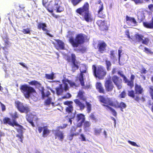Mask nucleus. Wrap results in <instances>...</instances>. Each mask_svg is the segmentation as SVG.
I'll list each match as a JSON object with an SVG mask.
<instances>
[{"label":"nucleus","instance_id":"1","mask_svg":"<svg viewBox=\"0 0 153 153\" xmlns=\"http://www.w3.org/2000/svg\"><path fill=\"white\" fill-rule=\"evenodd\" d=\"M74 31H69L66 36L67 38H69V42L73 47H77L79 45L85 42L86 36L82 33H79L77 34L74 39Z\"/></svg>","mask_w":153,"mask_h":153},{"label":"nucleus","instance_id":"2","mask_svg":"<svg viewBox=\"0 0 153 153\" xmlns=\"http://www.w3.org/2000/svg\"><path fill=\"white\" fill-rule=\"evenodd\" d=\"M89 5L87 2L84 3L82 7L77 9L76 12L80 15L83 16L84 20L87 22H91L93 18L89 11Z\"/></svg>","mask_w":153,"mask_h":153},{"label":"nucleus","instance_id":"3","mask_svg":"<svg viewBox=\"0 0 153 153\" xmlns=\"http://www.w3.org/2000/svg\"><path fill=\"white\" fill-rule=\"evenodd\" d=\"M144 90L141 85L140 84L135 83L134 86V91L131 90L128 91V96L133 98L135 101L139 102L140 98L139 94H142Z\"/></svg>","mask_w":153,"mask_h":153},{"label":"nucleus","instance_id":"4","mask_svg":"<svg viewBox=\"0 0 153 153\" xmlns=\"http://www.w3.org/2000/svg\"><path fill=\"white\" fill-rule=\"evenodd\" d=\"M92 69L94 76L99 79H104L107 74V72L105 68L102 65L97 66L95 65H93Z\"/></svg>","mask_w":153,"mask_h":153},{"label":"nucleus","instance_id":"5","mask_svg":"<svg viewBox=\"0 0 153 153\" xmlns=\"http://www.w3.org/2000/svg\"><path fill=\"white\" fill-rule=\"evenodd\" d=\"M20 89L21 92L26 99H29L31 94L36 93V91L34 88L27 84L22 85Z\"/></svg>","mask_w":153,"mask_h":153},{"label":"nucleus","instance_id":"6","mask_svg":"<svg viewBox=\"0 0 153 153\" xmlns=\"http://www.w3.org/2000/svg\"><path fill=\"white\" fill-rule=\"evenodd\" d=\"M76 58L75 55L74 53H72L71 54V56H67L66 59V60L68 62H71V71L73 72H74L79 68V63L76 60Z\"/></svg>","mask_w":153,"mask_h":153},{"label":"nucleus","instance_id":"7","mask_svg":"<svg viewBox=\"0 0 153 153\" xmlns=\"http://www.w3.org/2000/svg\"><path fill=\"white\" fill-rule=\"evenodd\" d=\"M103 100L102 101L103 102H105L106 100V102L108 103L109 105L112 106H113L116 108H120L122 111H123V109L125 108L126 107V104L124 102H121L120 104L117 100H116L114 102H113L111 98H108L105 99L103 98Z\"/></svg>","mask_w":153,"mask_h":153},{"label":"nucleus","instance_id":"8","mask_svg":"<svg viewBox=\"0 0 153 153\" xmlns=\"http://www.w3.org/2000/svg\"><path fill=\"white\" fill-rule=\"evenodd\" d=\"M67 126V124H63L62 126H60L57 127V128L58 129L55 130L54 132L53 133L55 139H58L61 142L63 141L65 136L63 132L59 130V129H63L66 128Z\"/></svg>","mask_w":153,"mask_h":153},{"label":"nucleus","instance_id":"9","mask_svg":"<svg viewBox=\"0 0 153 153\" xmlns=\"http://www.w3.org/2000/svg\"><path fill=\"white\" fill-rule=\"evenodd\" d=\"M97 97L99 101L100 102L103 104L102 105L105 107L106 109L107 110H110L112 112L113 115L114 117H116L117 116V113L115 110L111 107L110 106H111L109 105L108 103L107 102L106 100L105 101V102H103L102 101V100H103V98H104L105 99L110 98L109 97L106 98L103 95H100L98 96Z\"/></svg>","mask_w":153,"mask_h":153},{"label":"nucleus","instance_id":"10","mask_svg":"<svg viewBox=\"0 0 153 153\" xmlns=\"http://www.w3.org/2000/svg\"><path fill=\"white\" fill-rule=\"evenodd\" d=\"M9 114L12 118V121L9 117H5L3 120V121L4 124H7L9 126H11V124H13L14 123L17 122L16 119L19 118V115L16 111H15L14 113H10Z\"/></svg>","mask_w":153,"mask_h":153},{"label":"nucleus","instance_id":"11","mask_svg":"<svg viewBox=\"0 0 153 153\" xmlns=\"http://www.w3.org/2000/svg\"><path fill=\"white\" fill-rule=\"evenodd\" d=\"M85 94V93L83 91H79L78 93L77 96L81 100L85 101L86 104L87 112L88 113H89L91 111V105L89 102H88L86 101L87 98L84 95Z\"/></svg>","mask_w":153,"mask_h":153},{"label":"nucleus","instance_id":"12","mask_svg":"<svg viewBox=\"0 0 153 153\" xmlns=\"http://www.w3.org/2000/svg\"><path fill=\"white\" fill-rule=\"evenodd\" d=\"M15 104L16 108L21 113L27 114L30 111L28 107L25 106L22 103L19 101H16Z\"/></svg>","mask_w":153,"mask_h":153},{"label":"nucleus","instance_id":"13","mask_svg":"<svg viewBox=\"0 0 153 153\" xmlns=\"http://www.w3.org/2000/svg\"><path fill=\"white\" fill-rule=\"evenodd\" d=\"M136 40L138 42H141L143 44L147 45L149 42V39L148 38L143 39V36L142 35L137 33L134 35Z\"/></svg>","mask_w":153,"mask_h":153},{"label":"nucleus","instance_id":"14","mask_svg":"<svg viewBox=\"0 0 153 153\" xmlns=\"http://www.w3.org/2000/svg\"><path fill=\"white\" fill-rule=\"evenodd\" d=\"M112 80L118 90L121 89L122 87V79L117 76L114 75L112 76Z\"/></svg>","mask_w":153,"mask_h":153},{"label":"nucleus","instance_id":"15","mask_svg":"<svg viewBox=\"0 0 153 153\" xmlns=\"http://www.w3.org/2000/svg\"><path fill=\"white\" fill-rule=\"evenodd\" d=\"M148 8L151 11L153 10V4H151L148 5ZM143 26L148 29H153V17L152 18L150 22H144L143 23Z\"/></svg>","mask_w":153,"mask_h":153},{"label":"nucleus","instance_id":"16","mask_svg":"<svg viewBox=\"0 0 153 153\" xmlns=\"http://www.w3.org/2000/svg\"><path fill=\"white\" fill-rule=\"evenodd\" d=\"M2 39L4 41L5 44L4 46L1 47L2 49L4 51V58H2V59L4 60L5 59L7 60V55L8 54V52L6 51V50L7 49V48L9 47L8 46L9 44V42L8 41L9 39L7 36H6L4 38L3 37Z\"/></svg>","mask_w":153,"mask_h":153},{"label":"nucleus","instance_id":"17","mask_svg":"<svg viewBox=\"0 0 153 153\" xmlns=\"http://www.w3.org/2000/svg\"><path fill=\"white\" fill-rule=\"evenodd\" d=\"M104 85L107 92L112 91L114 88L112 81L110 79H106L105 81Z\"/></svg>","mask_w":153,"mask_h":153},{"label":"nucleus","instance_id":"18","mask_svg":"<svg viewBox=\"0 0 153 153\" xmlns=\"http://www.w3.org/2000/svg\"><path fill=\"white\" fill-rule=\"evenodd\" d=\"M76 117V120L77 122V127H80L82 126V123L85 121V116L82 114H77Z\"/></svg>","mask_w":153,"mask_h":153},{"label":"nucleus","instance_id":"19","mask_svg":"<svg viewBox=\"0 0 153 153\" xmlns=\"http://www.w3.org/2000/svg\"><path fill=\"white\" fill-rule=\"evenodd\" d=\"M38 130L39 133H41L43 131L42 135V137H47L50 132V130L46 126H44L43 127L39 126L38 128Z\"/></svg>","mask_w":153,"mask_h":153},{"label":"nucleus","instance_id":"20","mask_svg":"<svg viewBox=\"0 0 153 153\" xmlns=\"http://www.w3.org/2000/svg\"><path fill=\"white\" fill-rule=\"evenodd\" d=\"M37 28L40 30L42 29V30L46 32V33L50 37H52L53 36L50 34V31L47 29V25L46 23H45L39 22L38 23L37 25Z\"/></svg>","mask_w":153,"mask_h":153},{"label":"nucleus","instance_id":"21","mask_svg":"<svg viewBox=\"0 0 153 153\" xmlns=\"http://www.w3.org/2000/svg\"><path fill=\"white\" fill-rule=\"evenodd\" d=\"M54 40L56 43H53L55 48L57 50H63L65 48V44L64 42L59 39H55Z\"/></svg>","mask_w":153,"mask_h":153},{"label":"nucleus","instance_id":"22","mask_svg":"<svg viewBox=\"0 0 153 153\" xmlns=\"http://www.w3.org/2000/svg\"><path fill=\"white\" fill-rule=\"evenodd\" d=\"M97 24L101 30L104 31L108 30V27L106 25L105 21L98 20L97 21Z\"/></svg>","mask_w":153,"mask_h":153},{"label":"nucleus","instance_id":"23","mask_svg":"<svg viewBox=\"0 0 153 153\" xmlns=\"http://www.w3.org/2000/svg\"><path fill=\"white\" fill-rule=\"evenodd\" d=\"M107 44L104 41L98 43L97 47L99 52L101 53H104L106 50Z\"/></svg>","mask_w":153,"mask_h":153},{"label":"nucleus","instance_id":"24","mask_svg":"<svg viewBox=\"0 0 153 153\" xmlns=\"http://www.w3.org/2000/svg\"><path fill=\"white\" fill-rule=\"evenodd\" d=\"M41 94V97L42 99H44L49 97L51 94L50 91L48 90H45L43 87L41 88L40 90Z\"/></svg>","mask_w":153,"mask_h":153},{"label":"nucleus","instance_id":"25","mask_svg":"<svg viewBox=\"0 0 153 153\" xmlns=\"http://www.w3.org/2000/svg\"><path fill=\"white\" fill-rule=\"evenodd\" d=\"M126 21L127 24L130 22L134 24V26L137 25V23L134 18L128 16L127 15L126 16Z\"/></svg>","mask_w":153,"mask_h":153},{"label":"nucleus","instance_id":"26","mask_svg":"<svg viewBox=\"0 0 153 153\" xmlns=\"http://www.w3.org/2000/svg\"><path fill=\"white\" fill-rule=\"evenodd\" d=\"M101 3L100 6L99 7V9L98 11V17L102 18H105V15L103 14L102 12V10L103 9V4L101 3L100 0L99 1V4Z\"/></svg>","mask_w":153,"mask_h":153},{"label":"nucleus","instance_id":"27","mask_svg":"<svg viewBox=\"0 0 153 153\" xmlns=\"http://www.w3.org/2000/svg\"><path fill=\"white\" fill-rule=\"evenodd\" d=\"M35 116L33 115L32 114H27L26 116V119L27 121L30 123L33 127H35V125L34 124L33 121Z\"/></svg>","mask_w":153,"mask_h":153},{"label":"nucleus","instance_id":"28","mask_svg":"<svg viewBox=\"0 0 153 153\" xmlns=\"http://www.w3.org/2000/svg\"><path fill=\"white\" fill-rule=\"evenodd\" d=\"M74 101L77 106L79 107L80 110H82L85 108V104L81 102L79 99H75L74 100Z\"/></svg>","mask_w":153,"mask_h":153},{"label":"nucleus","instance_id":"29","mask_svg":"<svg viewBox=\"0 0 153 153\" xmlns=\"http://www.w3.org/2000/svg\"><path fill=\"white\" fill-rule=\"evenodd\" d=\"M11 126L12 127H14V126H17L19 127V128H18L16 129L17 132L19 133V134H23V127L19 125L18 123L17 122H14L13 124H11Z\"/></svg>","mask_w":153,"mask_h":153},{"label":"nucleus","instance_id":"30","mask_svg":"<svg viewBox=\"0 0 153 153\" xmlns=\"http://www.w3.org/2000/svg\"><path fill=\"white\" fill-rule=\"evenodd\" d=\"M86 72V70H84L82 71H80V73L79 77V80L80 82L81 85L83 86H85V82L84 80L83 73H85Z\"/></svg>","mask_w":153,"mask_h":153},{"label":"nucleus","instance_id":"31","mask_svg":"<svg viewBox=\"0 0 153 153\" xmlns=\"http://www.w3.org/2000/svg\"><path fill=\"white\" fill-rule=\"evenodd\" d=\"M56 94L57 95L59 96L62 95L63 92V89L62 88V84H60L59 86L55 88Z\"/></svg>","mask_w":153,"mask_h":153},{"label":"nucleus","instance_id":"32","mask_svg":"<svg viewBox=\"0 0 153 153\" xmlns=\"http://www.w3.org/2000/svg\"><path fill=\"white\" fill-rule=\"evenodd\" d=\"M125 83L127 84V85L129 87L130 89H131L134 86V82L131 80H128L126 77L123 79Z\"/></svg>","mask_w":153,"mask_h":153},{"label":"nucleus","instance_id":"33","mask_svg":"<svg viewBox=\"0 0 153 153\" xmlns=\"http://www.w3.org/2000/svg\"><path fill=\"white\" fill-rule=\"evenodd\" d=\"M83 129L86 131L91 126V123L88 121H84L83 123Z\"/></svg>","mask_w":153,"mask_h":153},{"label":"nucleus","instance_id":"34","mask_svg":"<svg viewBox=\"0 0 153 153\" xmlns=\"http://www.w3.org/2000/svg\"><path fill=\"white\" fill-rule=\"evenodd\" d=\"M47 99L45 101L44 104L46 105H49L51 104L53 105H54V103L52 102V98L51 97H48Z\"/></svg>","mask_w":153,"mask_h":153},{"label":"nucleus","instance_id":"35","mask_svg":"<svg viewBox=\"0 0 153 153\" xmlns=\"http://www.w3.org/2000/svg\"><path fill=\"white\" fill-rule=\"evenodd\" d=\"M29 84L31 85H35L39 87H40L41 85V84L39 82L35 80L31 81L29 82Z\"/></svg>","mask_w":153,"mask_h":153},{"label":"nucleus","instance_id":"36","mask_svg":"<svg viewBox=\"0 0 153 153\" xmlns=\"http://www.w3.org/2000/svg\"><path fill=\"white\" fill-rule=\"evenodd\" d=\"M116 53V51L111 50L110 51V58L111 59L114 60L116 59V57L115 54Z\"/></svg>","mask_w":153,"mask_h":153},{"label":"nucleus","instance_id":"37","mask_svg":"<svg viewBox=\"0 0 153 153\" xmlns=\"http://www.w3.org/2000/svg\"><path fill=\"white\" fill-rule=\"evenodd\" d=\"M89 118L93 122L96 123L98 121V119L93 113H91L89 115Z\"/></svg>","mask_w":153,"mask_h":153},{"label":"nucleus","instance_id":"38","mask_svg":"<svg viewBox=\"0 0 153 153\" xmlns=\"http://www.w3.org/2000/svg\"><path fill=\"white\" fill-rule=\"evenodd\" d=\"M102 130V128H95L94 130V134L95 135H99L101 133Z\"/></svg>","mask_w":153,"mask_h":153},{"label":"nucleus","instance_id":"39","mask_svg":"<svg viewBox=\"0 0 153 153\" xmlns=\"http://www.w3.org/2000/svg\"><path fill=\"white\" fill-rule=\"evenodd\" d=\"M67 82L70 84L71 87H77L79 86V84H76L74 82L68 80H67Z\"/></svg>","mask_w":153,"mask_h":153},{"label":"nucleus","instance_id":"40","mask_svg":"<svg viewBox=\"0 0 153 153\" xmlns=\"http://www.w3.org/2000/svg\"><path fill=\"white\" fill-rule=\"evenodd\" d=\"M105 64L106 65V68L108 71H109L111 70V62L108 60L105 61Z\"/></svg>","mask_w":153,"mask_h":153},{"label":"nucleus","instance_id":"41","mask_svg":"<svg viewBox=\"0 0 153 153\" xmlns=\"http://www.w3.org/2000/svg\"><path fill=\"white\" fill-rule=\"evenodd\" d=\"M54 74L53 72H52L51 74H46L45 77L47 79H53L54 78Z\"/></svg>","mask_w":153,"mask_h":153},{"label":"nucleus","instance_id":"42","mask_svg":"<svg viewBox=\"0 0 153 153\" xmlns=\"http://www.w3.org/2000/svg\"><path fill=\"white\" fill-rule=\"evenodd\" d=\"M149 93L151 99L153 100V86L150 85L149 87Z\"/></svg>","mask_w":153,"mask_h":153},{"label":"nucleus","instance_id":"43","mask_svg":"<svg viewBox=\"0 0 153 153\" xmlns=\"http://www.w3.org/2000/svg\"><path fill=\"white\" fill-rule=\"evenodd\" d=\"M66 111L68 113H71L73 111V107L72 105H69L66 108Z\"/></svg>","mask_w":153,"mask_h":153},{"label":"nucleus","instance_id":"44","mask_svg":"<svg viewBox=\"0 0 153 153\" xmlns=\"http://www.w3.org/2000/svg\"><path fill=\"white\" fill-rule=\"evenodd\" d=\"M22 32L24 34H30V28H27L26 29H23L22 30Z\"/></svg>","mask_w":153,"mask_h":153},{"label":"nucleus","instance_id":"45","mask_svg":"<svg viewBox=\"0 0 153 153\" xmlns=\"http://www.w3.org/2000/svg\"><path fill=\"white\" fill-rule=\"evenodd\" d=\"M56 12L57 13H60L63 11L64 10V7L61 6H56Z\"/></svg>","mask_w":153,"mask_h":153},{"label":"nucleus","instance_id":"46","mask_svg":"<svg viewBox=\"0 0 153 153\" xmlns=\"http://www.w3.org/2000/svg\"><path fill=\"white\" fill-rule=\"evenodd\" d=\"M16 137L18 138V140L21 143H23V139L24 138L23 134H17L16 135Z\"/></svg>","mask_w":153,"mask_h":153},{"label":"nucleus","instance_id":"47","mask_svg":"<svg viewBox=\"0 0 153 153\" xmlns=\"http://www.w3.org/2000/svg\"><path fill=\"white\" fill-rule=\"evenodd\" d=\"M71 97V94L69 93H67L65 95L63 96H62V99H69Z\"/></svg>","mask_w":153,"mask_h":153},{"label":"nucleus","instance_id":"48","mask_svg":"<svg viewBox=\"0 0 153 153\" xmlns=\"http://www.w3.org/2000/svg\"><path fill=\"white\" fill-rule=\"evenodd\" d=\"M126 96V93L125 91H123L121 92L119 95V97L120 98H124Z\"/></svg>","mask_w":153,"mask_h":153},{"label":"nucleus","instance_id":"49","mask_svg":"<svg viewBox=\"0 0 153 153\" xmlns=\"http://www.w3.org/2000/svg\"><path fill=\"white\" fill-rule=\"evenodd\" d=\"M125 34L127 36V38L131 39L132 41H134L131 38L130 36V33L129 30H126L125 31Z\"/></svg>","mask_w":153,"mask_h":153},{"label":"nucleus","instance_id":"50","mask_svg":"<svg viewBox=\"0 0 153 153\" xmlns=\"http://www.w3.org/2000/svg\"><path fill=\"white\" fill-rule=\"evenodd\" d=\"M97 90L98 92L100 93L103 94H105V90L102 86L99 88V89H97Z\"/></svg>","mask_w":153,"mask_h":153},{"label":"nucleus","instance_id":"51","mask_svg":"<svg viewBox=\"0 0 153 153\" xmlns=\"http://www.w3.org/2000/svg\"><path fill=\"white\" fill-rule=\"evenodd\" d=\"M143 51L147 53H149L152 54V52L151 51V50L146 47L144 48V49L143 50Z\"/></svg>","mask_w":153,"mask_h":153},{"label":"nucleus","instance_id":"52","mask_svg":"<svg viewBox=\"0 0 153 153\" xmlns=\"http://www.w3.org/2000/svg\"><path fill=\"white\" fill-rule=\"evenodd\" d=\"M117 74L121 76L123 78V79L125 78L126 77L123 74V71H119L117 72Z\"/></svg>","mask_w":153,"mask_h":153},{"label":"nucleus","instance_id":"53","mask_svg":"<svg viewBox=\"0 0 153 153\" xmlns=\"http://www.w3.org/2000/svg\"><path fill=\"white\" fill-rule=\"evenodd\" d=\"M128 143L133 146H135L137 147H139V146L134 142L129 140L128 141Z\"/></svg>","mask_w":153,"mask_h":153},{"label":"nucleus","instance_id":"54","mask_svg":"<svg viewBox=\"0 0 153 153\" xmlns=\"http://www.w3.org/2000/svg\"><path fill=\"white\" fill-rule=\"evenodd\" d=\"M73 103V102L72 101H66L63 102L64 105H67L69 106L70 105H72V104Z\"/></svg>","mask_w":153,"mask_h":153},{"label":"nucleus","instance_id":"55","mask_svg":"<svg viewBox=\"0 0 153 153\" xmlns=\"http://www.w3.org/2000/svg\"><path fill=\"white\" fill-rule=\"evenodd\" d=\"M77 50L79 51L81 53H83L85 52L86 51V49L85 48L82 47L81 48L78 49Z\"/></svg>","mask_w":153,"mask_h":153},{"label":"nucleus","instance_id":"56","mask_svg":"<svg viewBox=\"0 0 153 153\" xmlns=\"http://www.w3.org/2000/svg\"><path fill=\"white\" fill-rule=\"evenodd\" d=\"M102 86V84L100 82H97L96 84V87L97 89H99V88Z\"/></svg>","mask_w":153,"mask_h":153},{"label":"nucleus","instance_id":"57","mask_svg":"<svg viewBox=\"0 0 153 153\" xmlns=\"http://www.w3.org/2000/svg\"><path fill=\"white\" fill-rule=\"evenodd\" d=\"M71 134L69 136V140H72L73 139L74 136H76L77 135L75 133H71Z\"/></svg>","mask_w":153,"mask_h":153},{"label":"nucleus","instance_id":"58","mask_svg":"<svg viewBox=\"0 0 153 153\" xmlns=\"http://www.w3.org/2000/svg\"><path fill=\"white\" fill-rule=\"evenodd\" d=\"M76 127L74 126H72L71 130H70V132L71 133H74L76 130Z\"/></svg>","mask_w":153,"mask_h":153},{"label":"nucleus","instance_id":"59","mask_svg":"<svg viewBox=\"0 0 153 153\" xmlns=\"http://www.w3.org/2000/svg\"><path fill=\"white\" fill-rule=\"evenodd\" d=\"M64 90L65 91H66L68 90L69 89V87L68 85V84L66 83H64Z\"/></svg>","mask_w":153,"mask_h":153},{"label":"nucleus","instance_id":"60","mask_svg":"<svg viewBox=\"0 0 153 153\" xmlns=\"http://www.w3.org/2000/svg\"><path fill=\"white\" fill-rule=\"evenodd\" d=\"M147 72V71L145 69V68H142L141 70L140 71V73L142 74H146Z\"/></svg>","mask_w":153,"mask_h":153},{"label":"nucleus","instance_id":"61","mask_svg":"<svg viewBox=\"0 0 153 153\" xmlns=\"http://www.w3.org/2000/svg\"><path fill=\"white\" fill-rule=\"evenodd\" d=\"M81 137V140L82 141H86V138L84 135L83 134H81L80 135Z\"/></svg>","mask_w":153,"mask_h":153},{"label":"nucleus","instance_id":"62","mask_svg":"<svg viewBox=\"0 0 153 153\" xmlns=\"http://www.w3.org/2000/svg\"><path fill=\"white\" fill-rule=\"evenodd\" d=\"M1 105L2 111H5L6 110V107L5 105L3 104H1Z\"/></svg>","mask_w":153,"mask_h":153},{"label":"nucleus","instance_id":"63","mask_svg":"<svg viewBox=\"0 0 153 153\" xmlns=\"http://www.w3.org/2000/svg\"><path fill=\"white\" fill-rule=\"evenodd\" d=\"M135 78V76L133 74H131L130 77V80L134 82V79Z\"/></svg>","mask_w":153,"mask_h":153},{"label":"nucleus","instance_id":"64","mask_svg":"<svg viewBox=\"0 0 153 153\" xmlns=\"http://www.w3.org/2000/svg\"><path fill=\"white\" fill-rule=\"evenodd\" d=\"M116 68H114L112 69V71H111V73L112 74H114L116 72Z\"/></svg>","mask_w":153,"mask_h":153}]
</instances>
